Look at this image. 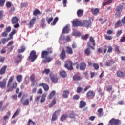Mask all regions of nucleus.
Here are the masks:
<instances>
[{
    "mask_svg": "<svg viewBox=\"0 0 125 125\" xmlns=\"http://www.w3.org/2000/svg\"><path fill=\"white\" fill-rule=\"evenodd\" d=\"M60 75L62 78H66L67 77V73L64 70L60 71Z\"/></svg>",
    "mask_w": 125,
    "mask_h": 125,
    "instance_id": "nucleus-29",
    "label": "nucleus"
},
{
    "mask_svg": "<svg viewBox=\"0 0 125 125\" xmlns=\"http://www.w3.org/2000/svg\"><path fill=\"white\" fill-rule=\"evenodd\" d=\"M115 50L116 51V52L117 53H120L121 52V51L120 50V46H118V45H116L114 47Z\"/></svg>",
    "mask_w": 125,
    "mask_h": 125,
    "instance_id": "nucleus-48",
    "label": "nucleus"
},
{
    "mask_svg": "<svg viewBox=\"0 0 125 125\" xmlns=\"http://www.w3.org/2000/svg\"><path fill=\"white\" fill-rule=\"evenodd\" d=\"M82 24L83 26L86 27V28H89V27H90V21L87 20H84L83 21Z\"/></svg>",
    "mask_w": 125,
    "mask_h": 125,
    "instance_id": "nucleus-13",
    "label": "nucleus"
},
{
    "mask_svg": "<svg viewBox=\"0 0 125 125\" xmlns=\"http://www.w3.org/2000/svg\"><path fill=\"white\" fill-rule=\"evenodd\" d=\"M50 79L52 83H56L58 82V79H57V78H55V77H51Z\"/></svg>",
    "mask_w": 125,
    "mask_h": 125,
    "instance_id": "nucleus-42",
    "label": "nucleus"
},
{
    "mask_svg": "<svg viewBox=\"0 0 125 125\" xmlns=\"http://www.w3.org/2000/svg\"><path fill=\"white\" fill-rule=\"evenodd\" d=\"M116 13L115 14L116 18H119V17H121L122 16V12H120V11H115Z\"/></svg>",
    "mask_w": 125,
    "mask_h": 125,
    "instance_id": "nucleus-37",
    "label": "nucleus"
},
{
    "mask_svg": "<svg viewBox=\"0 0 125 125\" xmlns=\"http://www.w3.org/2000/svg\"><path fill=\"white\" fill-rule=\"evenodd\" d=\"M55 91H52L49 96V99H52V98L54 97V95H55Z\"/></svg>",
    "mask_w": 125,
    "mask_h": 125,
    "instance_id": "nucleus-45",
    "label": "nucleus"
},
{
    "mask_svg": "<svg viewBox=\"0 0 125 125\" xmlns=\"http://www.w3.org/2000/svg\"><path fill=\"white\" fill-rule=\"evenodd\" d=\"M7 79L6 78H4L3 79L2 81L0 82V87L2 89H4L6 87V82Z\"/></svg>",
    "mask_w": 125,
    "mask_h": 125,
    "instance_id": "nucleus-10",
    "label": "nucleus"
},
{
    "mask_svg": "<svg viewBox=\"0 0 125 125\" xmlns=\"http://www.w3.org/2000/svg\"><path fill=\"white\" fill-rule=\"evenodd\" d=\"M112 63L114 64L115 62L113 61L112 60H108V62H106L105 66L107 67H111V66H112Z\"/></svg>",
    "mask_w": 125,
    "mask_h": 125,
    "instance_id": "nucleus-26",
    "label": "nucleus"
},
{
    "mask_svg": "<svg viewBox=\"0 0 125 125\" xmlns=\"http://www.w3.org/2000/svg\"><path fill=\"white\" fill-rule=\"evenodd\" d=\"M52 53V50H50L49 51L43 50L41 52V57L43 59L42 60V63H49L52 60V58L49 56V54H51Z\"/></svg>",
    "mask_w": 125,
    "mask_h": 125,
    "instance_id": "nucleus-1",
    "label": "nucleus"
},
{
    "mask_svg": "<svg viewBox=\"0 0 125 125\" xmlns=\"http://www.w3.org/2000/svg\"><path fill=\"white\" fill-rule=\"evenodd\" d=\"M50 73V69H45L44 71L42 72V74L43 75L45 74L46 75H48Z\"/></svg>",
    "mask_w": 125,
    "mask_h": 125,
    "instance_id": "nucleus-40",
    "label": "nucleus"
},
{
    "mask_svg": "<svg viewBox=\"0 0 125 125\" xmlns=\"http://www.w3.org/2000/svg\"><path fill=\"white\" fill-rule=\"evenodd\" d=\"M15 34H16V30H15V29H13L12 32L9 35V38L10 39V40L13 39V35H15Z\"/></svg>",
    "mask_w": 125,
    "mask_h": 125,
    "instance_id": "nucleus-25",
    "label": "nucleus"
},
{
    "mask_svg": "<svg viewBox=\"0 0 125 125\" xmlns=\"http://www.w3.org/2000/svg\"><path fill=\"white\" fill-rule=\"evenodd\" d=\"M55 104H56V101L55 100V99H54L51 104L49 105V108H52Z\"/></svg>",
    "mask_w": 125,
    "mask_h": 125,
    "instance_id": "nucleus-39",
    "label": "nucleus"
},
{
    "mask_svg": "<svg viewBox=\"0 0 125 125\" xmlns=\"http://www.w3.org/2000/svg\"><path fill=\"white\" fill-rule=\"evenodd\" d=\"M84 53L87 56H89L91 54V51L90 50V48H87L84 50Z\"/></svg>",
    "mask_w": 125,
    "mask_h": 125,
    "instance_id": "nucleus-22",
    "label": "nucleus"
},
{
    "mask_svg": "<svg viewBox=\"0 0 125 125\" xmlns=\"http://www.w3.org/2000/svg\"><path fill=\"white\" fill-rule=\"evenodd\" d=\"M60 57L62 60H64L65 58H66V52L65 51V50L64 49H62L60 55Z\"/></svg>",
    "mask_w": 125,
    "mask_h": 125,
    "instance_id": "nucleus-12",
    "label": "nucleus"
},
{
    "mask_svg": "<svg viewBox=\"0 0 125 125\" xmlns=\"http://www.w3.org/2000/svg\"><path fill=\"white\" fill-rule=\"evenodd\" d=\"M123 8L124 6H123V5H119L115 9V11H120V12H122V11H123Z\"/></svg>",
    "mask_w": 125,
    "mask_h": 125,
    "instance_id": "nucleus-30",
    "label": "nucleus"
},
{
    "mask_svg": "<svg viewBox=\"0 0 125 125\" xmlns=\"http://www.w3.org/2000/svg\"><path fill=\"white\" fill-rule=\"evenodd\" d=\"M30 124H33V125H36V123H35V122L33 121V120H32V119L29 120L28 123L27 125H30Z\"/></svg>",
    "mask_w": 125,
    "mask_h": 125,
    "instance_id": "nucleus-62",
    "label": "nucleus"
},
{
    "mask_svg": "<svg viewBox=\"0 0 125 125\" xmlns=\"http://www.w3.org/2000/svg\"><path fill=\"white\" fill-rule=\"evenodd\" d=\"M52 20H53V17L46 18V21H47L48 24H50V23H51V22H52Z\"/></svg>",
    "mask_w": 125,
    "mask_h": 125,
    "instance_id": "nucleus-51",
    "label": "nucleus"
},
{
    "mask_svg": "<svg viewBox=\"0 0 125 125\" xmlns=\"http://www.w3.org/2000/svg\"><path fill=\"white\" fill-rule=\"evenodd\" d=\"M93 67L94 70H97L99 69V65H98V64L97 63H93Z\"/></svg>",
    "mask_w": 125,
    "mask_h": 125,
    "instance_id": "nucleus-47",
    "label": "nucleus"
},
{
    "mask_svg": "<svg viewBox=\"0 0 125 125\" xmlns=\"http://www.w3.org/2000/svg\"><path fill=\"white\" fill-rule=\"evenodd\" d=\"M5 3V0H0V6L2 7Z\"/></svg>",
    "mask_w": 125,
    "mask_h": 125,
    "instance_id": "nucleus-58",
    "label": "nucleus"
},
{
    "mask_svg": "<svg viewBox=\"0 0 125 125\" xmlns=\"http://www.w3.org/2000/svg\"><path fill=\"white\" fill-rule=\"evenodd\" d=\"M73 81H81L82 80V77L77 75H75L73 76Z\"/></svg>",
    "mask_w": 125,
    "mask_h": 125,
    "instance_id": "nucleus-31",
    "label": "nucleus"
},
{
    "mask_svg": "<svg viewBox=\"0 0 125 125\" xmlns=\"http://www.w3.org/2000/svg\"><path fill=\"white\" fill-rule=\"evenodd\" d=\"M68 117L70 119H74L76 117V114L72 112L69 115Z\"/></svg>",
    "mask_w": 125,
    "mask_h": 125,
    "instance_id": "nucleus-52",
    "label": "nucleus"
},
{
    "mask_svg": "<svg viewBox=\"0 0 125 125\" xmlns=\"http://www.w3.org/2000/svg\"><path fill=\"white\" fill-rule=\"evenodd\" d=\"M123 33V31L121 30H119L117 31V33L116 34V36L120 37L121 36V34Z\"/></svg>",
    "mask_w": 125,
    "mask_h": 125,
    "instance_id": "nucleus-63",
    "label": "nucleus"
},
{
    "mask_svg": "<svg viewBox=\"0 0 125 125\" xmlns=\"http://www.w3.org/2000/svg\"><path fill=\"white\" fill-rule=\"evenodd\" d=\"M40 14H42L41 11L38 9H35L33 12V15H34V16H37V15H40Z\"/></svg>",
    "mask_w": 125,
    "mask_h": 125,
    "instance_id": "nucleus-34",
    "label": "nucleus"
},
{
    "mask_svg": "<svg viewBox=\"0 0 125 125\" xmlns=\"http://www.w3.org/2000/svg\"><path fill=\"white\" fill-rule=\"evenodd\" d=\"M22 104L23 106H29V104H30L29 99H26L25 100H24L22 103Z\"/></svg>",
    "mask_w": 125,
    "mask_h": 125,
    "instance_id": "nucleus-36",
    "label": "nucleus"
},
{
    "mask_svg": "<svg viewBox=\"0 0 125 125\" xmlns=\"http://www.w3.org/2000/svg\"><path fill=\"white\" fill-rule=\"evenodd\" d=\"M67 118L68 115L63 114L61 117L60 120L61 121V122H64V121H65L66 119H67Z\"/></svg>",
    "mask_w": 125,
    "mask_h": 125,
    "instance_id": "nucleus-35",
    "label": "nucleus"
},
{
    "mask_svg": "<svg viewBox=\"0 0 125 125\" xmlns=\"http://www.w3.org/2000/svg\"><path fill=\"white\" fill-rule=\"evenodd\" d=\"M70 28L68 25H66L62 30V34H69Z\"/></svg>",
    "mask_w": 125,
    "mask_h": 125,
    "instance_id": "nucleus-19",
    "label": "nucleus"
},
{
    "mask_svg": "<svg viewBox=\"0 0 125 125\" xmlns=\"http://www.w3.org/2000/svg\"><path fill=\"white\" fill-rule=\"evenodd\" d=\"M108 50H107V52L108 53H111V52H112V51H113V47H112V46H108Z\"/></svg>",
    "mask_w": 125,
    "mask_h": 125,
    "instance_id": "nucleus-56",
    "label": "nucleus"
},
{
    "mask_svg": "<svg viewBox=\"0 0 125 125\" xmlns=\"http://www.w3.org/2000/svg\"><path fill=\"white\" fill-rule=\"evenodd\" d=\"M57 21H58V17L55 18L53 21V26H54L56 24V23H57Z\"/></svg>",
    "mask_w": 125,
    "mask_h": 125,
    "instance_id": "nucleus-54",
    "label": "nucleus"
},
{
    "mask_svg": "<svg viewBox=\"0 0 125 125\" xmlns=\"http://www.w3.org/2000/svg\"><path fill=\"white\" fill-rule=\"evenodd\" d=\"M121 120L113 118L109 121L107 125H121Z\"/></svg>",
    "mask_w": 125,
    "mask_h": 125,
    "instance_id": "nucleus-4",
    "label": "nucleus"
},
{
    "mask_svg": "<svg viewBox=\"0 0 125 125\" xmlns=\"http://www.w3.org/2000/svg\"><path fill=\"white\" fill-rule=\"evenodd\" d=\"M83 91V88L82 87H77V93H81Z\"/></svg>",
    "mask_w": 125,
    "mask_h": 125,
    "instance_id": "nucleus-57",
    "label": "nucleus"
},
{
    "mask_svg": "<svg viewBox=\"0 0 125 125\" xmlns=\"http://www.w3.org/2000/svg\"><path fill=\"white\" fill-rule=\"evenodd\" d=\"M29 59L31 60V62H34L37 58H38V56L37 55V52L35 50H32L30 53V55L29 56Z\"/></svg>",
    "mask_w": 125,
    "mask_h": 125,
    "instance_id": "nucleus-5",
    "label": "nucleus"
},
{
    "mask_svg": "<svg viewBox=\"0 0 125 125\" xmlns=\"http://www.w3.org/2000/svg\"><path fill=\"white\" fill-rule=\"evenodd\" d=\"M66 53L67 54H73V49L70 46L66 47Z\"/></svg>",
    "mask_w": 125,
    "mask_h": 125,
    "instance_id": "nucleus-24",
    "label": "nucleus"
},
{
    "mask_svg": "<svg viewBox=\"0 0 125 125\" xmlns=\"http://www.w3.org/2000/svg\"><path fill=\"white\" fill-rule=\"evenodd\" d=\"M46 97V95L43 94L42 96L41 99L40 100L41 103H43L45 101V98Z\"/></svg>",
    "mask_w": 125,
    "mask_h": 125,
    "instance_id": "nucleus-38",
    "label": "nucleus"
},
{
    "mask_svg": "<svg viewBox=\"0 0 125 125\" xmlns=\"http://www.w3.org/2000/svg\"><path fill=\"white\" fill-rule=\"evenodd\" d=\"M18 21H19V18H17L16 16L13 17L11 19V23L15 29H17L20 27Z\"/></svg>",
    "mask_w": 125,
    "mask_h": 125,
    "instance_id": "nucleus-3",
    "label": "nucleus"
},
{
    "mask_svg": "<svg viewBox=\"0 0 125 125\" xmlns=\"http://www.w3.org/2000/svg\"><path fill=\"white\" fill-rule=\"evenodd\" d=\"M14 80V76L13 75L10 77L7 85V92H10L12 91L14 88H16V87H17V83H16V82H15L12 83V82H13ZM12 84V86H11Z\"/></svg>",
    "mask_w": 125,
    "mask_h": 125,
    "instance_id": "nucleus-2",
    "label": "nucleus"
},
{
    "mask_svg": "<svg viewBox=\"0 0 125 125\" xmlns=\"http://www.w3.org/2000/svg\"><path fill=\"white\" fill-rule=\"evenodd\" d=\"M86 98L88 99H93L95 97V92L94 91L90 90L88 91L86 94Z\"/></svg>",
    "mask_w": 125,
    "mask_h": 125,
    "instance_id": "nucleus-7",
    "label": "nucleus"
},
{
    "mask_svg": "<svg viewBox=\"0 0 125 125\" xmlns=\"http://www.w3.org/2000/svg\"><path fill=\"white\" fill-rule=\"evenodd\" d=\"M72 25L73 27H83V23L78 20L73 21Z\"/></svg>",
    "mask_w": 125,
    "mask_h": 125,
    "instance_id": "nucleus-8",
    "label": "nucleus"
},
{
    "mask_svg": "<svg viewBox=\"0 0 125 125\" xmlns=\"http://www.w3.org/2000/svg\"><path fill=\"white\" fill-rule=\"evenodd\" d=\"M73 99H74V100H79V99H80V96L79 95H75L73 96Z\"/></svg>",
    "mask_w": 125,
    "mask_h": 125,
    "instance_id": "nucleus-60",
    "label": "nucleus"
},
{
    "mask_svg": "<svg viewBox=\"0 0 125 125\" xmlns=\"http://www.w3.org/2000/svg\"><path fill=\"white\" fill-rule=\"evenodd\" d=\"M30 81L31 82H33V84L34 85V84H35V83H36V81H35V74H32L30 76Z\"/></svg>",
    "mask_w": 125,
    "mask_h": 125,
    "instance_id": "nucleus-44",
    "label": "nucleus"
},
{
    "mask_svg": "<svg viewBox=\"0 0 125 125\" xmlns=\"http://www.w3.org/2000/svg\"><path fill=\"white\" fill-rule=\"evenodd\" d=\"M36 22H37V18L33 17L30 19V21L28 23L29 28H33L34 25L36 24Z\"/></svg>",
    "mask_w": 125,
    "mask_h": 125,
    "instance_id": "nucleus-9",
    "label": "nucleus"
},
{
    "mask_svg": "<svg viewBox=\"0 0 125 125\" xmlns=\"http://www.w3.org/2000/svg\"><path fill=\"white\" fill-rule=\"evenodd\" d=\"M121 42H125V36H123L120 39Z\"/></svg>",
    "mask_w": 125,
    "mask_h": 125,
    "instance_id": "nucleus-64",
    "label": "nucleus"
},
{
    "mask_svg": "<svg viewBox=\"0 0 125 125\" xmlns=\"http://www.w3.org/2000/svg\"><path fill=\"white\" fill-rule=\"evenodd\" d=\"M64 67L66 69L72 71L73 70V62L71 61H67L65 62Z\"/></svg>",
    "mask_w": 125,
    "mask_h": 125,
    "instance_id": "nucleus-6",
    "label": "nucleus"
},
{
    "mask_svg": "<svg viewBox=\"0 0 125 125\" xmlns=\"http://www.w3.org/2000/svg\"><path fill=\"white\" fill-rule=\"evenodd\" d=\"M1 36H2V37L6 38V37H7V36H8V34H7V32H6V31H5L1 33Z\"/></svg>",
    "mask_w": 125,
    "mask_h": 125,
    "instance_id": "nucleus-61",
    "label": "nucleus"
},
{
    "mask_svg": "<svg viewBox=\"0 0 125 125\" xmlns=\"http://www.w3.org/2000/svg\"><path fill=\"white\" fill-rule=\"evenodd\" d=\"M25 47L24 46H21V49L17 50L18 53H23L25 50Z\"/></svg>",
    "mask_w": 125,
    "mask_h": 125,
    "instance_id": "nucleus-32",
    "label": "nucleus"
},
{
    "mask_svg": "<svg viewBox=\"0 0 125 125\" xmlns=\"http://www.w3.org/2000/svg\"><path fill=\"white\" fill-rule=\"evenodd\" d=\"M104 38H105V40H111L112 39V36H107V35H104Z\"/></svg>",
    "mask_w": 125,
    "mask_h": 125,
    "instance_id": "nucleus-59",
    "label": "nucleus"
},
{
    "mask_svg": "<svg viewBox=\"0 0 125 125\" xmlns=\"http://www.w3.org/2000/svg\"><path fill=\"white\" fill-rule=\"evenodd\" d=\"M19 112H20V109H17L15 113L13 114L12 116V119H14L16 116L19 115Z\"/></svg>",
    "mask_w": 125,
    "mask_h": 125,
    "instance_id": "nucleus-43",
    "label": "nucleus"
},
{
    "mask_svg": "<svg viewBox=\"0 0 125 125\" xmlns=\"http://www.w3.org/2000/svg\"><path fill=\"white\" fill-rule=\"evenodd\" d=\"M90 42L92 43V45L93 46H95L96 44H95V40H94V38L92 37H90L89 39Z\"/></svg>",
    "mask_w": 125,
    "mask_h": 125,
    "instance_id": "nucleus-41",
    "label": "nucleus"
},
{
    "mask_svg": "<svg viewBox=\"0 0 125 125\" xmlns=\"http://www.w3.org/2000/svg\"><path fill=\"white\" fill-rule=\"evenodd\" d=\"M16 80L18 83H21L23 81V76L22 75H18L16 77Z\"/></svg>",
    "mask_w": 125,
    "mask_h": 125,
    "instance_id": "nucleus-23",
    "label": "nucleus"
},
{
    "mask_svg": "<svg viewBox=\"0 0 125 125\" xmlns=\"http://www.w3.org/2000/svg\"><path fill=\"white\" fill-rule=\"evenodd\" d=\"M61 112V109H58L55 111V112L53 114L52 116V121L54 122V121H56L57 120V115L58 113H60Z\"/></svg>",
    "mask_w": 125,
    "mask_h": 125,
    "instance_id": "nucleus-11",
    "label": "nucleus"
},
{
    "mask_svg": "<svg viewBox=\"0 0 125 125\" xmlns=\"http://www.w3.org/2000/svg\"><path fill=\"white\" fill-rule=\"evenodd\" d=\"M86 106V102L82 100L79 103V108L80 109H83Z\"/></svg>",
    "mask_w": 125,
    "mask_h": 125,
    "instance_id": "nucleus-16",
    "label": "nucleus"
},
{
    "mask_svg": "<svg viewBox=\"0 0 125 125\" xmlns=\"http://www.w3.org/2000/svg\"><path fill=\"white\" fill-rule=\"evenodd\" d=\"M89 36V35L88 34H85V36H82L81 38L82 40H87V39H88Z\"/></svg>",
    "mask_w": 125,
    "mask_h": 125,
    "instance_id": "nucleus-55",
    "label": "nucleus"
},
{
    "mask_svg": "<svg viewBox=\"0 0 125 125\" xmlns=\"http://www.w3.org/2000/svg\"><path fill=\"white\" fill-rule=\"evenodd\" d=\"M9 40H10L9 38H2L1 39V42L2 43V44H5V43H6V42H8V41H9Z\"/></svg>",
    "mask_w": 125,
    "mask_h": 125,
    "instance_id": "nucleus-46",
    "label": "nucleus"
},
{
    "mask_svg": "<svg viewBox=\"0 0 125 125\" xmlns=\"http://www.w3.org/2000/svg\"><path fill=\"white\" fill-rule=\"evenodd\" d=\"M91 10L93 15H97L99 13V9L98 8H91Z\"/></svg>",
    "mask_w": 125,
    "mask_h": 125,
    "instance_id": "nucleus-21",
    "label": "nucleus"
},
{
    "mask_svg": "<svg viewBox=\"0 0 125 125\" xmlns=\"http://www.w3.org/2000/svg\"><path fill=\"white\" fill-rule=\"evenodd\" d=\"M117 76L119 77V78H123V77L125 76V73L122 72V71H118L117 72Z\"/></svg>",
    "mask_w": 125,
    "mask_h": 125,
    "instance_id": "nucleus-27",
    "label": "nucleus"
},
{
    "mask_svg": "<svg viewBox=\"0 0 125 125\" xmlns=\"http://www.w3.org/2000/svg\"><path fill=\"white\" fill-rule=\"evenodd\" d=\"M122 26H123V22L121 20H119L114 25L115 28H119V27H122Z\"/></svg>",
    "mask_w": 125,
    "mask_h": 125,
    "instance_id": "nucleus-17",
    "label": "nucleus"
},
{
    "mask_svg": "<svg viewBox=\"0 0 125 125\" xmlns=\"http://www.w3.org/2000/svg\"><path fill=\"white\" fill-rule=\"evenodd\" d=\"M113 90V87L111 85H108L106 86V91H108V92H110V91H112Z\"/></svg>",
    "mask_w": 125,
    "mask_h": 125,
    "instance_id": "nucleus-49",
    "label": "nucleus"
},
{
    "mask_svg": "<svg viewBox=\"0 0 125 125\" xmlns=\"http://www.w3.org/2000/svg\"><path fill=\"white\" fill-rule=\"evenodd\" d=\"M45 19H42L41 20V26L42 27H45Z\"/></svg>",
    "mask_w": 125,
    "mask_h": 125,
    "instance_id": "nucleus-50",
    "label": "nucleus"
},
{
    "mask_svg": "<svg viewBox=\"0 0 125 125\" xmlns=\"http://www.w3.org/2000/svg\"><path fill=\"white\" fill-rule=\"evenodd\" d=\"M11 31V26H8L5 29V32L7 33H9Z\"/></svg>",
    "mask_w": 125,
    "mask_h": 125,
    "instance_id": "nucleus-53",
    "label": "nucleus"
},
{
    "mask_svg": "<svg viewBox=\"0 0 125 125\" xmlns=\"http://www.w3.org/2000/svg\"><path fill=\"white\" fill-rule=\"evenodd\" d=\"M98 117V118H101V117H103L104 113H103V108H101L98 109L97 110Z\"/></svg>",
    "mask_w": 125,
    "mask_h": 125,
    "instance_id": "nucleus-15",
    "label": "nucleus"
},
{
    "mask_svg": "<svg viewBox=\"0 0 125 125\" xmlns=\"http://www.w3.org/2000/svg\"><path fill=\"white\" fill-rule=\"evenodd\" d=\"M39 86H43L44 90L45 91H48L49 89V86L47 84H44V83H41L39 84Z\"/></svg>",
    "mask_w": 125,
    "mask_h": 125,
    "instance_id": "nucleus-14",
    "label": "nucleus"
},
{
    "mask_svg": "<svg viewBox=\"0 0 125 125\" xmlns=\"http://www.w3.org/2000/svg\"><path fill=\"white\" fill-rule=\"evenodd\" d=\"M6 69H7V66L4 65L0 70V75H4L6 72Z\"/></svg>",
    "mask_w": 125,
    "mask_h": 125,
    "instance_id": "nucleus-18",
    "label": "nucleus"
},
{
    "mask_svg": "<svg viewBox=\"0 0 125 125\" xmlns=\"http://www.w3.org/2000/svg\"><path fill=\"white\" fill-rule=\"evenodd\" d=\"M69 94H70V92H69V90H64L63 91V97L64 98H68Z\"/></svg>",
    "mask_w": 125,
    "mask_h": 125,
    "instance_id": "nucleus-28",
    "label": "nucleus"
},
{
    "mask_svg": "<svg viewBox=\"0 0 125 125\" xmlns=\"http://www.w3.org/2000/svg\"><path fill=\"white\" fill-rule=\"evenodd\" d=\"M86 68V63L83 62H81L80 66V69L81 70V71H84V70H85Z\"/></svg>",
    "mask_w": 125,
    "mask_h": 125,
    "instance_id": "nucleus-20",
    "label": "nucleus"
},
{
    "mask_svg": "<svg viewBox=\"0 0 125 125\" xmlns=\"http://www.w3.org/2000/svg\"><path fill=\"white\" fill-rule=\"evenodd\" d=\"M83 10L79 9L77 11V16L78 17H82V16H83Z\"/></svg>",
    "mask_w": 125,
    "mask_h": 125,
    "instance_id": "nucleus-33",
    "label": "nucleus"
}]
</instances>
